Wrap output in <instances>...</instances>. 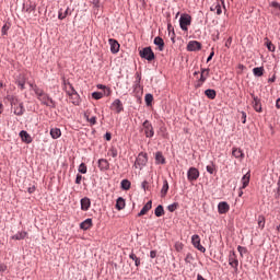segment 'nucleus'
I'll use <instances>...</instances> for the list:
<instances>
[{
    "instance_id": "obj_48",
    "label": "nucleus",
    "mask_w": 280,
    "mask_h": 280,
    "mask_svg": "<svg viewBox=\"0 0 280 280\" xmlns=\"http://www.w3.org/2000/svg\"><path fill=\"white\" fill-rule=\"evenodd\" d=\"M237 250H238V253H240L241 256L247 253L246 247H242V246H238V247H237Z\"/></svg>"
},
{
    "instance_id": "obj_59",
    "label": "nucleus",
    "mask_w": 280,
    "mask_h": 280,
    "mask_svg": "<svg viewBox=\"0 0 280 280\" xmlns=\"http://www.w3.org/2000/svg\"><path fill=\"white\" fill-rule=\"evenodd\" d=\"M272 8H278L280 10V4L279 2H271Z\"/></svg>"
},
{
    "instance_id": "obj_57",
    "label": "nucleus",
    "mask_w": 280,
    "mask_h": 280,
    "mask_svg": "<svg viewBox=\"0 0 280 280\" xmlns=\"http://www.w3.org/2000/svg\"><path fill=\"white\" fill-rule=\"evenodd\" d=\"M148 180L142 182V189L145 191L148 189Z\"/></svg>"
},
{
    "instance_id": "obj_5",
    "label": "nucleus",
    "mask_w": 280,
    "mask_h": 280,
    "mask_svg": "<svg viewBox=\"0 0 280 280\" xmlns=\"http://www.w3.org/2000/svg\"><path fill=\"white\" fill-rule=\"evenodd\" d=\"M11 106L13 108V113L14 115H18L21 117V115H23L25 113V107H23V103L19 102V101H12L11 102Z\"/></svg>"
},
{
    "instance_id": "obj_16",
    "label": "nucleus",
    "mask_w": 280,
    "mask_h": 280,
    "mask_svg": "<svg viewBox=\"0 0 280 280\" xmlns=\"http://www.w3.org/2000/svg\"><path fill=\"white\" fill-rule=\"evenodd\" d=\"M253 103L252 106L256 113H261V100L259 97L255 96V94H252Z\"/></svg>"
},
{
    "instance_id": "obj_36",
    "label": "nucleus",
    "mask_w": 280,
    "mask_h": 280,
    "mask_svg": "<svg viewBox=\"0 0 280 280\" xmlns=\"http://www.w3.org/2000/svg\"><path fill=\"white\" fill-rule=\"evenodd\" d=\"M84 117H85V119H86L92 126H95V124H97V117L93 116V117L89 118V114H88V113L84 114Z\"/></svg>"
},
{
    "instance_id": "obj_40",
    "label": "nucleus",
    "mask_w": 280,
    "mask_h": 280,
    "mask_svg": "<svg viewBox=\"0 0 280 280\" xmlns=\"http://www.w3.org/2000/svg\"><path fill=\"white\" fill-rule=\"evenodd\" d=\"M177 209H178V203H177V202L167 206V210H168L171 213H174V211L177 210Z\"/></svg>"
},
{
    "instance_id": "obj_17",
    "label": "nucleus",
    "mask_w": 280,
    "mask_h": 280,
    "mask_svg": "<svg viewBox=\"0 0 280 280\" xmlns=\"http://www.w3.org/2000/svg\"><path fill=\"white\" fill-rule=\"evenodd\" d=\"M93 228V219H86L80 223V229L82 231H89V229Z\"/></svg>"
},
{
    "instance_id": "obj_4",
    "label": "nucleus",
    "mask_w": 280,
    "mask_h": 280,
    "mask_svg": "<svg viewBox=\"0 0 280 280\" xmlns=\"http://www.w3.org/2000/svg\"><path fill=\"white\" fill-rule=\"evenodd\" d=\"M210 71L211 70L209 68H201L200 79L196 82L195 89H200V86L207 82V78H209Z\"/></svg>"
},
{
    "instance_id": "obj_50",
    "label": "nucleus",
    "mask_w": 280,
    "mask_h": 280,
    "mask_svg": "<svg viewBox=\"0 0 280 280\" xmlns=\"http://www.w3.org/2000/svg\"><path fill=\"white\" fill-rule=\"evenodd\" d=\"M214 10H217L218 16H220V14H222V7L220 4L214 5Z\"/></svg>"
},
{
    "instance_id": "obj_27",
    "label": "nucleus",
    "mask_w": 280,
    "mask_h": 280,
    "mask_svg": "<svg viewBox=\"0 0 280 280\" xmlns=\"http://www.w3.org/2000/svg\"><path fill=\"white\" fill-rule=\"evenodd\" d=\"M167 191H170V184L167 180H164L163 187L161 189V197L165 198V196H167Z\"/></svg>"
},
{
    "instance_id": "obj_25",
    "label": "nucleus",
    "mask_w": 280,
    "mask_h": 280,
    "mask_svg": "<svg viewBox=\"0 0 280 280\" xmlns=\"http://www.w3.org/2000/svg\"><path fill=\"white\" fill-rule=\"evenodd\" d=\"M61 136H62V131H60V129L58 128L50 129V137H52V139H60Z\"/></svg>"
},
{
    "instance_id": "obj_11",
    "label": "nucleus",
    "mask_w": 280,
    "mask_h": 280,
    "mask_svg": "<svg viewBox=\"0 0 280 280\" xmlns=\"http://www.w3.org/2000/svg\"><path fill=\"white\" fill-rule=\"evenodd\" d=\"M202 49V44L197 40H190L187 45V51H200Z\"/></svg>"
},
{
    "instance_id": "obj_31",
    "label": "nucleus",
    "mask_w": 280,
    "mask_h": 280,
    "mask_svg": "<svg viewBox=\"0 0 280 280\" xmlns=\"http://www.w3.org/2000/svg\"><path fill=\"white\" fill-rule=\"evenodd\" d=\"M27 237V232H18L15 235L12 236V240H25Z\"/></svg>"
},
{
    "instance_id": "obj_55",
    "label": "nucleus",
    "mask_w": 280,
    "mask_h": 280,
    "mask_svg": "<svg viewBox=\"0 0 280 280\" xmlns=\"http://www.w3.org/2000/svg\"><path fill=\"white\" fill-rule=\"evenodd\" d=\"M105 139L106 141H110V139H113V136L110 135V132L105 133Z\"/></svg>"
},
{
    "instance_id": "obj_35",
    "label": "nucleus",
    "mask_w": 280,
    "mask_h": 280,
    "mask_svg": "<svg viewBox=\"0 0 280 280\" xmlns=\"http://www.w3.org/2000/svg\"><path fill=\"white\" fill-rule=\"evenodd\" d=\"M144 102L147 106H152V102H154V96L152 94H145Z\"/></svg>"
},
{
    "instance_id": "obj_52",
    "label": "nucleus",
    "mask_w": 280,
    "mask_h": 280,
    "mask_svg": "<svg viewBox=\"0 0 280 280\" xmlns=\"http://www.w3.org/2000/svg\"><path fill=\"white\" fill-rule=\"evenodd\" d=\"M82 183V175L78 174L75 178V184L80 185Z\"/></svg>"
},
{
    "instance_id": "obj_23",
    "label": "nucleus",
    "mask_w": 280,
    "mask_h": 280,
    "mask_svg": "<svg viewBox=\"0 0 280 280\" xmlns=\"http://www.w3.org/2000/svg\"><path fill=\"white\" fill-rule=\"evenodd\" d=\"M154 45L159 47L160 51H163V49H165V42L159 36L154 38Z\"/></svg>"
},
{
    "instance_id": "obj_28",
    "label": "nucleus",
    "mask_w": 280,
    "mask_h": 280,
    "mask_svg": "<svg viewBox=\"0 0 280 280\" xmlns=\"http://www.w3.org/2000/svg\"><path fill=\"white\" fill-rule=\"evenodd\" d=\"M125 207H126V200L119 197L116 201V209H118V211H121V209H125Z\"/></svg>"
},
{
    "instance_id": "obj_64",
    "label": "nucleus",
    "mask_w": 280,
    "mask_h": 280,
    "mask_svg": "<svg viewBox=\"0 0 280 280\" xmlns=\"http://www.w3.org/2000/svg\"><path fill=\"white\" fill-rule=\"evenodd\" d=\"M98 89H106V85H97Z\"/></svg>"
},
{
    "instance_id": "obj_49",
    "label": "nucleus",
    "mask_w": 280,
    "mask_h": 280,
    "mask_svg": "<svg viewBox=\"0 0 280 280\" xmlns=\"http://www.w3.org/2000/svg\"><path fill=\"white\" fill-rule=\"evenodd\" d=\"M18 86H20V89L23 91V89H25V80H19Z\"/></svg>"
},
{
    "instance_id": "obj_62",
    "label": "nucleus",
    "mask_w": 280,
    "mask_h": 280,
    "mask_svg": "<svg viewBox=\"0 0 280 280\" xmlns=\"http://www.w3.org/2000/svg\"><path fill=\"white\" fill-rule=\"evenodd\" d=\"M105 94H106L107 96L110 95V89L106 88Z\"/></svg>"
},
{
    "instance_id": "obj_42",
    "label": "nucleus",
    "mask_w": 280,
    "mask_h": 280,
    "mask_svg": "<svg viewBox=\"0 0 280 280\" xmlns=\"http://www.w3.org/2000/svg\"><path fill=\"white\" fill-rule=\"evenodd\" d=\"M79 172H80V174H86V172H88L86 164L81 163L79 166Z\"/></svg>"
},
{
    "instance_id": "obj_2",
    "label": "nucleus",
    "mask_w": 280,
    "mask_h": 280,
    "mask_svg": "<svg viewBox=\"0 0 280 280\" xmlns=\"http://www.w3.org/2000/svg\"><path fill=\"white\" fill-rule=\"evenodd\" d=\"M189 25H191V15L182 14L179 18V27L183 32H189Z\"/></svg>"
},
{
    "instance_id": "obj_30",
    "label": "nucleus",
    "mask_w": 280,
    "mask_h": 280,
    "mask_svg": "<svg viewBox=\"0 0 280 280\" xmlns=\"http://www.w3.org/2000/svg\"><path fill=\"white\" fill-rule=\"evenodd\" d=\"M154 214L156 215V218H162V215H165V210L163 209V206H158L155 208Z\"/></svg>"
},
{
    "instance_id": "obj_56",
    "label": "nucleus",
    "mask_w": 280,
    "mask_h": 280,
    "mask_svg": "<svg viewBox=\"0 0 280 280\" xmlns=\"http://www.w3.org/2000/svg\"><path fill=\"white\" fill-rule=\"evenodd\" d=\"M8 270V266L0 265V272H5Z\"/></svg>"
},
{
    "instance_id": "obj_6",
    "label": "nucleus",
    "mask_w": 280,
    "mask_h": 280,
    "mask_svg": "<svg viewBox=\"0 0 280 280\" xmlns=\"http://www.w3.org/2000/svg\"><path fill=\"white\" fill-rule=\"evenodd\" d=\"M139 54L141 58H144V60H149V62H151V60H154V51H152V48L150 47L143 48L139 51Z\"/></svg>"
},
{
    "instance_id": "obj_10",
    "label": "nucleus",
    "mask_w": 280,
    "mask_h": 280,
    "mask_svg": "<svg viewBox=\"0 0 280 280\" xmlns=\"http://www.w3.org/2000/svg\"><path fill=\"white\" fill-rule=\"evenodd\" d=\"M229 265L234 268L235 272H237V266H240V260H237V254L235 252H231L229 255Z\"/></svg>"
},
{
    "instance_id": "obj_43",
    "label": "nucleus",
    "mask_w": 280,
    "mask_h": 280,
    "mask_svg": "<svg viewBox=\"0 0 280 280\" xmlns=\"http://www.w3.org/2000/svg\"><path fill=\"white\" fill-rule=\"evenodd\" d=\"M66 92H67V94H68L69 96H71L72 93H77V92H75V89H73V85H71V84H68Z\"/></svg>"
},
{
    "instance_id": "obj_61",
    "label": "nucleus",
    "mask_w": 280,
    "mask_h": 280,
    "mask_svg": "<svg viewBox=\"0 0 280 280\" xmlns=\"http://www.w3.org/2000/svg\"><path fill=\"white\" fill-rule=\"evenodd\" d=\"M276 107L277 108H280V97L277 100V102H276Z\"/></svg>"
},
{
    "instance_id": "obj_38",
    "label": "nucleus",
    "mask_w": 280,
    "mask_h": 280,
    "mask_svg": "<svg viewBox=\"0 0 280 280\" xmlns=\"http://www.w3.org/2000/svg\"><path fill=\"white\" fill-rule=\"evenodd\" d=\"M129 257L135 261L137 267L141 266V259H139L135 253H131Z\"/></svg>"
},
{
    "instance_id": "obj_8",
    "label": "nucleus",
    "mask_w": 280,
    "mask_h": 280,
    "mask_svg": "<svg viewBox=\"0 0 280 280\" xmlns=\"http://www.w3.org/2000/svg\"><path fill=\"white\" fill-rule=\"evenodd\" d=\"M148 163V155L140 153L135 162V167L141 170Z\"/></svg>"
},
{
    "instance_id": "obj_54",
    "label": "nucleus",
    "mask_w": 280,
    "mask_h": 280,
    "mask_svg": "<svg viewBox=\"0 0 280 280\" xmlns=\"http://www.w3.org/2000/svg\"><path fill=\"white\" fill-rule=\"evenodd\" d=\"M213 56H215V52H210L209 57L207 58V62H211V60H213Z\"/></svg>"
},
{
    "instance_id": "obj_12",
    "label": "nucleus",
    "mask_w": 280,
    "mask_h": 280,
    "mask_svg": "<svg viewBox=\"0 0 280 280\" xmlns=\"http://www.w3.org/2000/svg\"><path fill=\"white\" fill-rule=\"evenodd\" d=\"M231 209V206H229V202L226 201H221L218 205V212L223 215L224 213H229Z\"/></svg>"
},
{
    "instance_id": "obj_39",
    "label": "nucleus",
    "mask_w": 280,
    "mask_h": 280,
    "mask_svg": "<svg viewBox=\"0 0 280 280\" xmlns=\"http://www.w3.org/2000/svg\"><path fill=\"white\" fill-rule=\"evenodd\" d=\"M208 174H215V164L211 163L206 167Z\"/></svg>"
},
{
    "instance_id": "obj_53",
    "label": "nucleus",
    "mask_w": 280,
    "mask_h": 280,
    "mask_svg": "<svg viewBox=\"0 0 280 280\" xmlns=\"http://www.w3.org/2000/svg\"><path fill=\"white\" fill-rule=\"evenodd\" d=\"M27 191H28V194H34V191H36V186H30L27 188Z\"/></svg>"
},
{
    "instance_id": "obj_33",
    "label": "nucleus",
    "mask_w": 280,
    "mask_h": 280,
    "mask_svg": "<svg viewBox=\"0 0 280 280\" xmlns=\"http://www.w3.org/2000/svg\"><path fill=\"white\" fill-rule=\"evenodd\" d=\"M253 73L257 75V78H261V75H264V67L254 68Z\"/></svg>"
},
{
    "instance_id": "obj_1",
    "label": "nucleus",
    "mask_w": 280,
    "mask_h": 280,
    "mask_svg": "<svg viewBox=\"0 0 280 280\" xmlns=\"http://www.w3.org/2000/svg\"><path fill=\"white\" fill-rule=\"evenodd\" d=\"M31 88L33 89L37 100L43 104L44 106H49L50 108H56V102L45 91L39 89L37 85L31 84Z\"/></svg>"
},
{
    "instance_id": "obj_29",
    "label": "nucleus",
    "mask_w": 280,
    "mask_h": 280,
    "mask_svg": "<svg viewBox=\"0 0 280 280\" xmlns=\"http://www.w3.org/2000/svg\"><path fill=\"white\" fill-rule=\"evenodd\" d=\"M155 162L161 164V165H165V158L163 156V153L158 152L155 154Z\"/></svg>"
},
{
    "instance_id": "obj_15",
    "label": "nucleus",
    "mask_w": 280,
    "mask_h": 280,
    "mask_svg": "<svg viewBox=\"0 0 280 280\" xmlns=\"http://www.w3.org/2000/svg\"><path fill=\"white\" fill-rule=\"evenodd\" d=\"M97 165L101 172H108V170H110V163H108L106 159H100Z\"/></svg>"
},
{
    "instance_id": "obj_14",
    "label": "nucleus",
    "mask_w": 280,
    "mask_h": 280,
    "mask_svg": "<svg viewBox=\"0 0 280 280\" xmlns=\"http://www.w3.org/2000/svg\"><path fill=\"white\" fill-rule=\"evenodd\" d=\"M110 109L115 110V113H121V110H124V104L121 103L120 100L116 98L112 105H110Z\"/></svg>"
},
{
    "instance_id": "obj_19",
    "label": "nucleus",
    "mask_w": 280,
    "mask_h": 280,
    "mask_svg": "<svg viewBox=\"0 0 280 280\" xmlns=\"http://www.w3.org/2000/svg\"><path fill=\"white\" fill-rule=\"evenodd\" d=\"M90 208H91V199H89L86 197L81 199V209H82V211H89Z\"/></svg>"
},
{
    "instance_id": "obj_22",
    "label": "nucleus",
    "mask_w": 280,
    "mask_h": 280,
    "mask_svg": "<svg viewBox=\"0 0 280 280\" xmlns=\"http://www.w3.org/2000/svg\"><path fill=\"white\" fill-rule=\"evenodd\" d=\"M20 137H21L22 141H24V143H32V136H30V133H27V131L22 130L20 132Z\"/></svg>"
},
{
    "instance_id": "obj_7",
    "label": "nucleus",
    "mask_w": 280,
    "mask_h": 280,
    "mask_svg": "<svg viewBox=\"0 0 280 280\" xmlns=\"http://www.w3.org/2000/svg\"><path fill=\"white\" fill-rule=\"evenodd\" d=\"M191 244L197 250H200V253H206L207 248L200 244V235L195 234L191 236Z\"/></svg>"
},
{
    "instance_id": "obj_37",
    "label": "nucleus",
    "mask_w": 280,
    "mask_h": 280,
    "mask_svg": "<svg viewBox=\"0 0 280 280\" xmlns=\"http://www.w3.org/2000/svg\"><path fill=\"white\" fill-rule=\"evenodd\" d=\"M265 40H266L265 45H266L268 51H275V44H272V42H270V39H268V38H266Z\"/></svg>"
},
{
    "instance_id": "obj_51",
    "label": "nucleus",
    "mask_w": 280,
    "mask_h": 280,
    "mask_svg": "<svg viewBox=\"0 0 280 280\" xmlns=\"http://www.w3.org/2000/svg\"><path fill=\"white\" fill-rule=\"evenodd\" d=\"M232 43H233V37H229L225 42V47H228V49H229V47H231Z\"/></svg>"
},
{
    "instance_id": "obj_45",
    "label": "nucleus",
    "mask_w": 280,
    "mask_h": 280,
    "mask_svg": "<svg viewBox=\"0 0 280 280\" xmlns=\"http://www.w3.org/2000/svg\"><path fill=\"white\" fill-rule=\"evenodd\" d=\"M258 226H260V229H264V226H266V219H264V217L258 218Z\"/></svg>"
},
{
    "instance_id": "obj_32",
    "label": "nucleus",
    "mask_w": 280,
    "mask_h": 280,
    "mask_svg": "<svg viewBox=\"0 0 280 280\" xmlns=\"http://www.w3.org/2000/svg\"><path fill=\"white\" fill-rule=\"evenodd\" d=\"M205 95L209 100H213L217 96V92H215V90L208 89V90L205 91Z\"/></svg>"
},
{
    "instance_id": "obj_21",
    "label": "nucleus",
    "mask_w": 280,
    "mask_h": 280,
    "mask_svg": "<svg viewBox=\"0 0 280 280\" xmlns=\"http://www.w3.org/2000/svg\"><path fill=\"white\" fill-rule=\"evenodd\" d=\"M232 156H234L235 159H241L242 161L244 159V151H242V149L238 148H233Z\"/></svg>"
},
{
    "instance_id": "obj_24",
    "label": "nucleus",
    "mask_w": 280,
    "mask_h": 280,
    "mask_svg": "<svg viewBox=\"0 0 280 280\" xmlns=\"http://www.w3.org/2000/svg\"><path fill=\"white\" fill-rule=\"evenodd\" d=\"M69 97L71 103L74 104V106H78L80 104V94H78V92H72V95H70Z\"/></svg>"
},
{
    "instance_id": "obj_20",
    "label": "nucleus",
    "mask_w": 280,
    "mask_h": 280,
    "mask_svg": "<svg viewBox=\"0 0 280 280\" xmlns=\"http://www.w3.org/2000/svg\"><path fill=\"white\" fill-rule=\"evenodd\" d=\"M71 11H69V8H67L65 11H62V9H60L58 11V19L59 21H65L66 18L70 16Z\"/></svg>"
},
{
    "instance_id": "obj_46",
    "label": "nucleus",
    "mask_w": 280,
    "mask_h": 280,
    "mask_svg": "<svg viewBox=\"0 0 280 280\" xmlns=\"http://www.w3.org/2000/svg\"><path fill=\"white\" fill-rule=\"evenodd\" d=\"M185 245H183V243L177 242L175 243V250H177V253H180V250H183Z\"/></svg>"
},
{
    "instance_id": "obj_60",
    "label": "nucleus",
    "mask_w": 280,
    "mask_h": 280,
    "mask_svg": "<svg viewBox=\"0 0 280 280\" xmlns=\"http://www.w3.org/2000/svg\"><path fill=\"white\" fill-rule=\"evenodd\" d=\"M242 119H243V124H246V113H242Z\"/></svg>"
},
{
    "instance_id": "obj_44",
    "label": "nucleus",
    "mask_w": 280,
    "mask_h": 280,
    "mask_svg": "<svg viewBox=\"0 0 280 280\" xmlns=\"http://www.w3.org/2000/svg\"><path fill=\"white\" fill-rule=\"evenodd\" d=\"M108 154L109 156H112L113 159H117V149L115 148H112L109 151H108Z\"/></svg>"
},
{
    "instance_id": "obj_41",
    "label": "nucleus",
    "mask_w": 280,
    "mask_h": 280,
    "mask_svg": "<svg viewBox=\"0 0 280 280\" xmlns=\"http://www.w3.org/2000/svg\"><path fill=\"white\" fill-rule=\"evenodd\" d=\"M92 97L94 100H102L104 97V94L102 92H93Z\"/></svg>"
},
{
    "instance_id": "obj_58",
    "label": "nucleus",
    "mask_w": 280,
    "mask_h": 280,
    "mask_svg": "<svg viewBox=\"0 0 280 280\" xmlns=\"http://www.w3.org/2000/svg\"><path fill=\"white\" fill-rule=\"evenodd\" d=\"M150 257H151V259L156 258V250H151L150 252Z\"/></svg>"
},
{
    "instance_id": "obj_9",
    "label": "nucleus",
    "mask_w": 280,
    "mask_h": 280,
    "mask_svg": "<svg viewBox=\"0 0 280 280\" xmlns=\"http://www.w3.org/2000/svg\"><path fill=\"white\" fill-rule=\"evenodd\" d=\"M187 178L190 183L198 180V178H200V171H198L196 167H190L187 172Z\"/></svg>"
},
{
    "instance_id": "obj_63",
    "label": "nucleus",
    "mask_w": 280,
    "mask_h": 280,
    "mask_svg": "<svg viewBox=\"0 0 280 280\" xmlns=\"http://www.w3.org/2000/svg\"><path fill=\"white\" fill-rule=\"evenodd\" d=\"M3 113V104L0 103V115Z\"/></svg>"
},
{
    "instance_id": "obj_3",
    "label": "nucleus",
    "mask_w": 280,
    "mask_h": 280,
    "mask_svg": "<svg viewBox=\"0 0 280 280\" xmlns=\"http://www.w3.org/2000/svg\"><path fill=\"white\" fill-rule=\"evenodd\" d=\"M142 132H144L145 137L149 139H152V137H154V127L152 126L151 121L145 120L142 124Z\"/></svg>"
},
{
    "instance_id": "obj_34",
    "label": "nucleus",
    "mask_w": 280,
    "mask_h": 280,
    "mask_svg": "<svg viewBox=\"0 0 280 280\" xmlns=\"http://www.w3.org/2000/svg\"><path fill=\"white\" fill-rule=\"evenodd\" d=\"M120 185H121V189H124L125 191H128V189H130V186H131L130 180L128 179H122Z\"/></svg>"
},
{
    "instance_id": "obj_13",
    "label": "nucleus",
    "mask_w": 280,
    "mask_h": 280,
    "mask_svg": "<svg viewBox=\"0 0 280 280\" xmlns=\"http://www.w3.org/2000/svg\"><path fill=\"white\" fill-rule=\"evenodd\" d=\"M108 43H109L110 51L113 54H119V47H121V45H119V42H117V39L109 38Z\"/></svg>"
},
{
    "instance_id": "obj_18",
    "label": "nucleus",
    "mask_w": 280,
    "mask_h": 280,
    "mask_svg": "<svg viewBox=\"0 0 280 280\" xmlns=\"http://www.w3.org/2000/svg\"><path fill=\"white\" fill-rule=\"evenodd\" d=\"M152 209V200L148 201L144 207L141 209V211L138 213V217L141 218V215H145L148 211Z\"/></svg>"
},
{
    "instance_id": "obj_47",
    "label": "nucleus",
    "mask_w": 280,
    "mask_h": 280,
    "mask_svg": "<svg viewBox=\"0 0 280 280\" xmlns=\"http://www.w3.org/2000/svg\"><path fill=\"white\" fill-rule=\"evenodd\" d=\"M10 30V26H8V24H4L2 26V36H5L8 34V31Z\"/></svg>"
},
{
    "instance_id": "obj_26",
    "label": "nucleus",
    "mask_w": 280,
    "mask_h": 280,
    "mask_svg": "<svg viewBox=\"0 0 280 280\" xmlns=\"http://www.w3.org/2000/svg\"><path fill=\"white\" fill-rule=\"evenodd\" d=\"M242 189H246L247 185L250 183V173H246L243 177H242Z\"/></svg>"
}]
</instances>
